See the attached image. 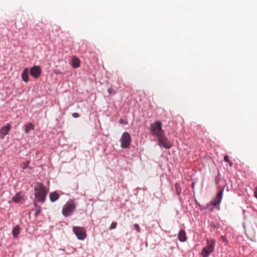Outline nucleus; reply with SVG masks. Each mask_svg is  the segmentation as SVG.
<instances>
[{
  "instance_id": "obj_22",
  "label": "nucleus",
  "mask_w": 257,
  "mask_h": 257,
  "mask_svg": "<svg viewBox=\"0 0 257 257\" xmlns=\"http://www.w3.org/2000/svg\"><path fill=\"white\" fill-rule=\"evenodd\" d=\"M119 122L121 124H126L127 123V121L126 120H124V119L120 118L118 120Z\"/></svg>"
},
{
  "instance_id": "obj_30",
  "label": "nucleus",
  "mask_w": 257,
  "mask_h": 257,
  "mask_svg": "<svg viewBox=\"0 0 257 257\" xmlns=\"http://www.w3.org/2000/svg\"><path fill=\"white\" fill-rule=\"evenodd\" d=\"M34 202H35V205L36 206H37V203H36L35 200H34Z\"/></svg>"
},
{
  "instance_id": "obj_13",
  "label": "nucleus",
  "mask_w": 257,
  "mask_h": 257,
  "mask_svg": "<svg viewBox=\"0 0 257 257\" xmlns=\"http://www.w3.org/2000/svg\"><path fill=\"white\" fill-rule=\"evenodd\" d=\"M13 201L15 203H20L23 201V197L20 193H18L13 198Z\"/></svg>"
},
{
  "instance_id": "obj_28",
  "label": "nucleus",
  "mask_w": 257,
  "mask_h": 257,
  "mask_svg": "<svg viewBox=\"0 0 257 257\" xmlns=\"http://www.w3.org/2000/svg\"><path fill=\"white\" fill-rule=\"evenodd\" d=\"M228 163H229V166H230V167H232V165H233V163H232V162H231V161H230L228 162Z\"/></svg>"
},
{
  "instance_id": "obj_20",
  "label": "nucleus",
  "mask_w": 257,
  "mask_h": 257,
  "mask_svg": "<svg viewBox=\"0 0 257 257\" xmlns=\"http://www.w3.org/2000/svg\"><path fill=\"white\" fill-rule=\"evenodd\" d=\"M117 225V223L116 222H113L111 223L109 226V229L110 230L116 228Z\"/></svg>"
},
{
  "instance_id": "obj_7",
  "label": "nucleus",
  "mask_w": 257,
  "mask_h": 257,
  "mask_svg": "<svg viewBox=\"0 0 257 257\" xmlns=\"http://www.w3.org/2000/svg\"><path fill=\"white\" fill-rule=\"evenodd\" d=\"M163 135H161L160 137H158V139L159 141V145L160 146H162L166 149H170L171 147V145L170 141L166 138Z\"/></svg>"
},
{
  "instance_id": "obj_31",
  "label": "nucleus",
  "mask_w": 257,
  "mask_h": 257,
  "mask_svg": "<svg viewBox=\"0 0 257 257\" xmlns=\"http://www.w3.org/2000/svg\"><path fill=\"white\" fill-rule=\"evenodd\" d=\"M29 168L30 169H32V167H29Z\"/></svg>"
},
{
  "instance_id": "obj_11",
  "label": "nucleus",
  "mask_w": 257,
  "mask_h": 257,
  "mask_svg": "<svg viewBox=\"0 0 257 257\" xmlns=\"http://www.w3.org/2000/svg\"><path fill=\"white\" fill-rule=\"evenodd\" d=\"M29 69L28 68H25L22 72L21 76L22 79L25 82H27L29 81Z\"/></svg>"
},
{
  "instance_id": "obj_26",
  "label": "nucleus",
  "mask_w": 257,
  "mask_h": 257,
  "mask_svg": "<svg viewBox=\"0 0 257 257\" xmlns=\"http://www.w3.org/2000/svg\"><path fill=\"white\" fill-rule=\"evenodd\" d=\"M254 196L257 198V187L254 190Z\"/></svg>"
},
{
  "instance_id": "obj_21",
  "label": "nucleus",
  "mask_w": 257,
  "mask_h": 257,
  "mask_svg": "<svg viewBox=\"0 0 257 257\" xmlns=\"http://www.w3.org/2000/svg\"><path fill=\"white\" fill-rule=\"evenodd\" d=\"M134 227H135V229L138 232H140L141 231V229H140V227L139 225V224L136 223L134 224Z\"/></svg>"
},
{
  "instance_id": "obj_23",
  "label": "nucleus",
  "mask_w": 257,
  "mask_h": 257,
  "mask_svg": "<svg viewBox=\"0 0 257 257\" xmlns=\"http://www.w3.org/2000/svg\"><path fill=\"white\" fill-rule=\"evenodd\" d=\"M72 116H73V117H74V118H77V117H78L80 116L79 114V113H77V112H74V113H73L72 114Z\"/></svg>"
},
{
  "instance_id": "obj_19",
  "label": "nucleus",
  "mask_w": 257,
  "mask_h": 257,
  "mask_svg": "<svg viewBox=\"0 0 257 257\" xmlns=\"http://www.w3.org/2000/svg\"><path fill=\"white\" fill-rule=\"evenodd\" d=\"M29 161L23 162L21 164V166L23 169H25L27 167H29Z\"/></svg>"
},
{
  "instance_id": "obj_1",
  "label": "nucleus",
  "mask_w": 257,
  "mask_h": 257,
  "mask_svg": "<svg viewBox=\"0 0 257 257\" xmlns=\"http://www.w3.org/2000/svg\"><path fill=\"white\" fill-rule=\"evenodd\" d=\"M34 190L36 200L39 202H44L47 194L46 187L42 183L37 182Z\"/></svg>"
},
{
  "instance_id": "obj_8",
  "label": "nucleus",
  "mask_w": 257,
  "mask_h": 257,
  "mask_svg": "<svg viewBox=\"0 0 257 257\" xmlns=\"http://www.w3.org/2000/svg\"><path fill=\"white\" fill-rule=\"evenodd\" d=\"M41 72V68L39 66H34L31 67L30 70L31 75L35 78H38L40 77Z\"/></svg>"
},
{
  "instance_id": "obj_2",
  "label": "nucleus",
  "mask_w": 257,
  "mask_h": 257,
  "mask_svg": "<svg viewBox=\"0 0 257 257\" xmlns=\"http://www.w3.org/2000/svg\"><path fill=\"white\" fill-rule=\"evenodd\" d=\"M149 131L150 134L151 135L155 136L157 137H160L161 135L164 134V132L162 128L161 122L159 120L150 124Z\"/></svg>"
},
{
  "instance_id": "obj_5",
  "label": "nucleus",
  "mask_w": 257,
  "mask_h": 257,
  "mask_svg": "<svg viewBox=\"0 0 257 257\" xmlns=\"http://www.w3.org/2000/svg\"><path fill=\"white\" fill-rule=\"evenodd\" d=\"M132 142L130 135L127 132H124L120 139V146L121 148L127 149L130 147Z\"/></svg>"
},
{
  "instance_id": "obj_24",
  "label": "nucleus",
  "mask_w": 257,
  "mask_h": 257,
  "mask_svg": "<svg viewBox=\"0 0 257 257\" xmlns=\"http://www.w3.org/2000/svg\"><path fill=\"white\" fill-rule=\"evenodd\" d=\"M224 160L225 162L228 163L230 160H229V157L227 156V155H225L224 157Z\"/></svg>"
},
{
  "instance_id": "obj_14",
  "label": "nucleus",
  "mask_w": 257,
  "mask_h": 257,
  "mask_svg": "<svg viewBox=\"0 0 257 257\" xmlns=\"http://www.w3.org/2000/svg\"><path fill=\"white\" fill-rule=\"evenodd\" d=\"M178 238L181 242L185 241L186 240V233L184 230H181L179 231Z\"/></svg>"
},
{
  "instance_id": "obj_4",
  "label": "nucleus",
  "mask_w": 257,
  "mask_h": 257,
  "mask_svg": "<svg viewBox=\"0 0 257 257\" xmlns=\"http://www.w3.org/2000/svg\"><path fill=\"white\" fill-rule=\"evenodd\" d=\"M207 241L208 245L203 248L201 252V255L203 257H208L213 251L215 245V240L214 239H208Z\"/></svg>"
},
{
  "instance_id": "obj_18",
  "label": "nucleus",
  "mask_w": 257,
  "mask_h": 257,
  "mask_svg": "<svg viewBox=\"0 0 257 257\" xmlns=\"http://www.w3.org/2000/svg\"><path fill=\"white\" fill-rule=\"evenodd\" d=\"M175 191L177 194L179 196L181 193V187L179 184L176 183L175 184Z\"/></svg>"
},
{
  "instance_id": "obj_3",
  "label": "nucleus",
  "mask_w": 257,
  "mask_h": 257,
  "mask_svg": "<svg viewBox=\"0 0 257 257\" xmlns=\"http://www.w3.org/2000/svg\"><path fill=\"white\" fill-rule=\"evenodd\" d=\"M75 204L74 201L72 200H70L64 205L62 209V213L65 217L69 216L72 214L73 212L75 210Z\"/></svg>"
},
{
  "instance_id": "obj_6",
  "label": "nucleus",
  "mask_w": 257,
  "mask_h": 257,
  "mask_svg": "<svg viewBox=\"0 0 257 257\" xmlns=\"http://www.w3.org/2000/svg\"><path fill=\"white\" fill-rule=\"evenodd\" d=\"M73 231L79 240H84L86 237V230L82 227L74 226L73 227Z\"/></svg>"
},
{
  "instance_id": "obj_10",
  "label": "nucleus",
  "mask_w": 257,
  "mask_h": 257,
  "mask_svg": "<svg viewBox=\"0 0 257 257\" xmlns=\"http://www.w3.org/2000/svg\"><path fill=\"white\" fill-rule=\"evenodd\" d=\"M11 129V125L10 123H7L6 125L3 126L0 130V135H2V138H4L6 136Z\"/></svg>"
},
{
  "instance_id": "obj_16",
  "label": "nucleus",
  "mask_w": 257,
  "mask_h": 257,
  "mask_svg": "<svg viewBox=\"0 0 257 257\" xmlns=\"http://www.w3.org/2000/svg\"><path fill=\"white\" fill-rule=\"evenodd\" d=\"M20 228L18 225H17L14 227L12 231V234L14 237L16 238L20 234Z\"/></svg>"
},
{
  "instance_id": "obj_29",
  "label": "nucleus",
  "mask_w": 257,
  "mask_h": 257,
  "mask_svg": "<svg viewBox=\"0 0 257 257\" xmlns=\"http://www.w3.org/2000/svg\"><path fill=\"white\" fill-rule=\"evenodd\" d=\"M61 72L60 71L55 72L56 74H61Z\"/></svg>"
},
{
  "instance_id": "obj_12",
  "label": "nucleus",
  "mask_w": 257,
  "mask_h": 257,
  "mask_svg": "<svg viewBox=\"0 0 257 257\" xmlns=\"http://www.w3.org/2000/svg\"><path fill=\"white\" fill-rule=\"evenodd\" d=\"M72 66L74 68L80 67V60L76 56H73L72 58Z\"/></svg>"
},
{
  "instance_id": "obj_15",
  "label": "nucleus",
  "mask_w": 257,
  "mask_h": 257,
  "mask_svg": "<svg viewBox=\"0 0 257 257\" xmlns=\"http://www.w3.org/2000/svg\"><path fill=\"white\" fill-rule=\"evenodd\" d=\"M59 198V195L56 192H53L50 194V199L51 202L56 201Z\"/></svg>"
},
{
  "instance_id": "obj_17",
  "label": "nucleus",
  "mask_w": 257,
  "mask_h": 257,
  "mask_svg": "<svg viewBox=\"0 0 257 257\" xmlns=\"http://www.w3.org/2000/svg\"><path fill=\"white\" fill-rule=\"evenodd\" d=\"M34 129V125L33 123L29 122L25 125V132L28 134L31 130Z\"/></svg>"
},
{
  "instance_id": "obj_9",
  "label": "nucleus",
  "mask_w": 257,
  "mask_h": 257,
  "mask_svg": "<svg viewBox=\"0 0 257 257\" xmlns=\"http://www.w3.org/2000/svg\"><path fill=\"white\" fill-rule=\"evenodd\" d=\"M224 191V187L222 189H221L217 194L216 198L211 202V205L213 206H216L218 204H219L221 203L222 197L223 195V193Z\"/></svg>"
},
{
  "instance_id": "obj_25",
  "label": "nucleus",
  "mask_w": 257,
  "mask_h": 257,
  "mask_svg": "<svg viewBox=\"0 0 257 257\" xmlns=\"http://www.w3.org/2000/svg\"><path fill=\"white\" fill-rule=\"evenodd\" d=\"M109 94H111L113 92V89L112 88H109L107 90Z\"/></svg>"
},
{
  "instance_id": "obj_27",
  "label": "nucleus",
  "mask_w": 257,
  "mask_h": 257,
  "mask_svg": "<svg viewBox=\"0 0 257 257\" xmlns=\"http://www.w3.org/2000/svg\"><path fill=\"white\" fill-rule=\"evenodd\" d=\"M41 210L39 209L38 210H37L35 213V216H37L39 215V214L40 213Z\"/></svg>"
}]
</instances>
